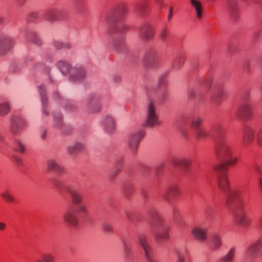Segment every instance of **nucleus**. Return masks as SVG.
<instances>
[{
  "label": "nucleus",
  "mask_w": 262,
  "mask_h": 262,
  "mask_svg": "<svg viewBox=\"0 0 262 262\" xmlns=\"http://www.w3.org/2000/svg\"><path fill=\"white\" fill-rule=\"evenodd\" d=\"M254 129L249 126H246L244 129L243 144L248 145L254 140Z\"/></svg>",
  "instance_id": "nucleus-25"
},
{
  "label": "nucleus",
  "mask_w": 262,
  "mask_h": 262,
  "mask_svg": "<svg viewBox=\"0 0 262 262\" xmlns=\"http://www.w3.org/2000/svg\"><path fill=\"white\" fill-rule=\"evenodd\" d=\"M168 96V92L166 89H163L160 91L159 94V99L161 100H164Z\"/></svg>",
  "instance_id": "nucleus-52"
},
{
  "label": "nucleus",
  "mask_w": 262,
  "mask_h": 262,
  "mask_svg": "<svg viewBox=\"0 0 262 262\" xmlns=\"http://www.w3.org/2000/svg\"><path fill=\"white\" fill-rule=\"evenodd\" d=\"M54 186L59 190H61L62 189L64 190V186L68 184L63 185L62 183L58 180H55L53 181Z\"/></svg>",
  "instance_id": "nucleus-50"
},
{
  "label": "nucleus",
  "mask_w": 262,
  "mask_h": 262,
  "mask_svg": "<svg viewBox=\"0 0 262 262\" xmlns=\"http://www.w3.org/2000/svg\"><path fill=\"white\" fill-rule=\"evenodd\" d=\"M262 245V241L257 240L249 246L245 252L246 262H252L257 256V252Z\"/></svg>",
  "instance_id": "nucleus-12"
},
{
  "label": "nucleus",
  "mask_w": 262,
  "mask_h": 262,
  "mask_svg": "<svg viewBox=\"0 0 262 262\" xmlns=\"http://www.w3.org/2000/svg\"><path fill=\"white\" fill-rule=\"evenodd\" d=\"M194 134L198 139H203L209 136L208 132L205 128H199L195 130Z\"/></svg>",
  "instance_id": "nucleus-40"
},
{
  "label": "nucleus",
  "mask_w": 262,
  "mask_h": 262,
  "mask_svg": "<svg viewBox=\"0 0 262 262\" xmlns=\"http://www.w3.org/2000/svg\"><path fill=\"white\" fill-rule=\"evenodd\" d=\"M47 137V132L45 130L41 135L40 138L41 139L44 140Z\"/></svg>",
  "instance_id": "nucleus-64"
},
{
  "label": "nucleus",
  "mask_w": 262,
  "mask_h": 262,
  "mask_svg": "<svg viewBox=\"0 0 262 262\" xmlns=\"http://www.w3.org/2000/svg\"><path fill=\"white\" fill-rule=\"evenodd\" d=\"M100 99V95L98 93H92L88 96L85 102L86 110L88 114H96L101 111L102 106Z\"/></svg>",
  "instance_id": "nucleus-5"
},
{
  "label": "nucleus",
  "mask_w": 262,
  "mask_h": 262,
  "mask_svg": "<svg viewBox=\"0 0 262 262\" xmlns=\"http://www.w3.org/2000/svg\"><path fill=\"white\" fill-rule=\"evenodd\" d=\"M103 231L107 234H111L113 232L112 226L107 223H103L101 225Z\"/></svg>",
  "instance_id": "nucleus-47"
},
{
  "label": "nucleus",
  "mask_w": 262,
  "mask_h": 262,
  "mask_svg": "<svg viewBox=\"0 0 262 262\" xmlns=\"http://www.w3.org/2000/svg\"><path fill=\"white\" fill-rule=\"evenodd\" d=\"M134 214L132 213V212H130L129 211H126L125 212V215L126 216V217L127 218V219L128 220H129L132 223H134L135 221L133 219V216Z\"/></svg>",
  "instance_id": "nucleus-56"
},
{
  "label": "nucleus",
  "mask_w": 262,
  "mask_h": 262,
  "mask_svg": "<svg viewBox=\"0 0 262 262\" xmlns=\"http://www.w3.org/2000/svg\"><path fill=\"white\" fill-rule=\"evenodd\" d=\"M102 125L104 130L108 134L113 133L116 128L115 118L110 115L104 116L102 119Z\"/></svg>",
  "instance_id": "nucleus-16"
},
{
  "label": "nucleus",
  "mask_w": 262,
  "mask_h": 262,
  "mask_svg": "<svg viewBox=\"0 0 262 262\" xmlns=\"http://www.w3.org/2000/svg\"><path fill=\"white\" fill-rule=\"evenodd\" d=\"M56 66L63 75H67L69 73H71L73 70V67L66 60H59L56 63Z\"/></svg>",
  "instance_id": "nucleus-26"
},
{
  "label": "nucleus",
  "mask_w": 262,
  "mask_h": 262,
  "mask_svg": "<svg viewBox=\"0 0 262 262\" xmlns=\"http://www.w3.org/2000/svg\"><path fill=\"white\" fill-rule=\"evenodd\" d=\"M181 214L178 209L176 208L173 209V216L174 221H176L177 225L181 228H183L185 225V222L181 218Z\"/></svg>",
  "instance_id": "nucleus-36"
},
{
  "label": "nucleus",
  "mask_w": 262,
  "mask_h": 262,
  "mask_svg": "<svg viewBox=\"0 0 262 262\" xmlns=\"http://www.w3.org/2000/svg\"><path fill=\"white\" fill-rule=\"evenodd\" d=\"M237 161V158H229L227 160L223 161L222 163L215 165L214 169L217 172H220L218 174V186L219 188L223 191L228 192L230 188V183L227 178L226 174L222 172L227 168L228 165L235 164Z\"/></svg>",
  "instance_id": "nucleus-3"
},
{
  "label": "nucleus",
  "mask_w": 262,
  "mask_h": 262,
  "mask_svg": "<svg viewBox=\"0 0 262 262\" xmlns=\"http://www.w3.org/2000/svg\"><path fill=\"white\" fill-rule=\"evenodd\" d=\"M257 140L258 144L262 146V128L257 133Z\"/></svg>",
  "instance_id": "nucleus-55"
},
{
  "label": "nucleus",
  "mask_w": 262,
  "mask_h": 262,
  "mask_svg": "<svg viewBox=\"0 0 262 262\" xmlns=\"http://www.w3.org/2000/svg\"><path fill=\"white\" fill-rule=\"evenodd\" d=\"M11 160L15 162L17 165H20L23 164V160L15 154L11 156Z\"/></svg>",
  "instance_id": "nucleus-51"
},
{
  "label": "nucleus",
  "mask_w": 262,
  "mask_h": 262,
  "mask_svg": "<svg viewBox=\"0 0 262 262\" xmlns=\"http://www.w3.org/2000/svg\"><path fill=\"white\" fill-rule=\"evenodd\" d=\"M215 153L218 159L222 161L227 160L232 155L231 147L221 135L216 141Z\"/></svg>",
  "instance_id": "nucleus-4"
},
{
  "label": "nucleus",
  "mask_w": 262,
  "mask_h": 262,
  "mask_svg": "<svg viewBox=\"0 0 262 262\" xmlns=\"http://www.w3.org/2000/svg\"><path fill=\"white\" fill-rule=\"evenodd\" d=\"M144 62L147 66L154 68L158 63V57L155 51H149L145 55Z\"/></svg>",
  "instance_id": "nucleus-22"
},
{
  "label": "nucleus",
  "mask_w": 262,
  "mask_h": 262,
  "mask_svg": "<svg viewBox=\"0 0 262 262\" xmlns=\"http://www.w3.org/2000/svg\"><path fill=\"white\" fill-rule=\"evenodd\" d=\"M66 108L70 112H75L78 110V106L76 104L72 102H68L66 105Z\"/></svg>",
  "instance_id": "nucleus-49"
},
{
  "label": "nucleus",
  "mask_w": 262,
  "mask_h": 262,
  "mask_svg": "<svg viewBox=\"0 0 262 262\" xmlns=\"http://www.w3.org/2000/svg\"><path fill=\"white\" fill-rule=\"evenodd\" d=\"M54 257L50 253H42L40 257L36 259V262H53Z\"/></svg>",
  "instance_id": "nucleus-39"
},
{
  "label": "nucleus",
  "mask_w": 262,
  "mask_h": 262,
  "mask_svg": "<svg viewBox=\"0 0 262 262\" xmlns=\"http://www.w3.org/2000/svg\"><path fill=\"white\" fill-rule=\"evenodd\" d=\"M26 125L27 121L24 118L19 116H13L10 119V132L15 136H19Z\"/></svg>",
  "instance_id": "nucleus-8"
},
{
  "label": "nucleus",
  "mask_w": 262,
  "mask_h": 262,
  "mask_svg": "<svg viewBox=\"0 0 262 262\" xmlns=\"http://www.w3.org/2000/svg\"><path fill=\"white\" fill-rule=\"evenodd\" d=\"M226 205L232 208L235 223L243 228H247L251 223V219L247 215L245 201L240 196L238 191L231 190L226 199Z\"/></svg>",
  "instance_id": "nucleus-2"
},
{
  "label": "nucleus",
  "mask_w": 262,
  "mask_h": 262,
  "mask_svg": "<svg viewBox=\"0 0 262 262\" xmlns=\"http://www.w3.org/2000/svg\"><path fill=\"white\" fill-rule=\"evenodd\" d=\"M185 61V57L182 55L179 56L173 61V67L177 69H180Z\"/></svg>",
  "instance_id": "nucleus-43"
},
{
  "label": "nucleus",
  "mask_w": 262,
  "mask_h": 262,
  "mask_svg": "<svg viewBox=\"0 0 262 262\" xmlns=\"http://www.w3.org/2000/svg\"><path fill=\"white\" fill-rule=\"evenodd\" d=\"M262 37V30L259 31H256L253 34V38L255 39L258 40Z\"/></svg>",
  "instance_id": "nucleus-57"
},
{
  "label": "nucleus",
  "mask_w": 262,
  "mask_h": 262,
  "mask_svg": "<svg viewBox=\"0 0 262 262\" xmlns=\"http://www.w3.org/2000/svg\"><path fill=\"white\" fill-rule=\"evenodd\" d=\"M147 7V4L145 2H142L138 4L136 8L137 13L141 15H144L146 12V8Z\"/></svg>",
  "instance_id": "nucleus-46"
},
{
  "label": "nucleus",
  "mask_w": 262,
  "mask_h": 262,
  "mask_svg": "<svg viewBox=\"0 0 262 262\" xmlns=\"http://www.w3.org/2000/svg\"><path fill=\"white\" fill-rule=\"evenodd\" d=\"M257 226L260 229L262 230V216L259 219Z\"/></svg>",
  "instance_id": "nucleus-63"
},
{
  "label": "nucleus",
  "mask_w": 262,
  "mask_h": 262,
  "mask_svg": "<svg viewBox=\"0 0 262 262\" xmlns=\"http://www.w3.org/2000/svg\"><path fill=\"white\" fill-rule=\"evenodd\" d=\"M142 131H137L132 133L128 137L127 146L132 154H135L138 150L140 140L144 136Z\"/></svg>",
  "instance_id": "nucleus-11"
},
{
  "label": "nucleus",
  "mask_w": 262,
  "mask_h": 262,
  "mask_svg": "<svg viewBox=\"0 0 262 262\" xmlns=\"http://www.w3.org/2000/svg\"><path fill=\"white\" fill-rule=\"evenodd\" d=\"M253 114L252 105L249 103H244L239 107L237 114L244 120L250 119Z\"/></svg>",
  "instance_id": "nucleus-18"
},
{
  "label": "nucleus",
  "mask_w": 262,
  "mask_h": 262,
  "mask_svg": "<svg viewBox=\"0 0 262 262\" xmlns=\"http://www.w3.org/2000/svg\"><path fill=\"white\" fill-rule=\"evenodd\" d=\"M62 11L57 8L49 9L45 14V18L49 21L54 22L61 19Z\"/></svg>",
  "instance_id": "nucleus-20"
},
{
  "label": "nucleus",
  "mask_w": 262,
  "mask_h": 262,
  "mask_svg": "<svg viewBox=\"0 0 262 262\" xmlns=\"http://www.w3.org/2000/svg\"><path fill=\"white\" fill-rule=\"evenodd\" d=\"M127 12V8L124 6H119L114 14H110L106 18V22L109 24L111 25L112 21L114 17H115L116 19L122 18Z\"/></svg>",
  "instance_id": "nucleus-23"
},
{
  "label": "nucleus",
  "mask_w": 262,
  "mask_h": 262,
  "mask_svg": "<svg viewBox=\"0 0 262 262\" xmlns=\"http://www.w3.org/2000/svg\"><path fill=\"white\" fill-rule=\"evenodd\" d=\"M84 148V144L81 142H77L75 144L70 145L67 147L68 152L72 155H76L77 153L82 151Z\"/></svg>",
  "instance_id": "nucleus-27"
},
{
  "label": "nucleus",
  "mask_w": 262,
  "mask_h": 262,
  "mask_svg": "<svg viewBox=\"0 0 262 262\" xmlns=\"http://www.w3.org/2000/svg\"><path fill=\"white\" fill-rule=\"evenodd\" d=\"M85 71L82 67H74L69 79L72 81L79 82L85 78Z\"/></svg>",
  "instance_id": "nucleus-19"
},
{
  "label": "nucleus",
  "mask_w": 262,
  "mask_h": 262,
  "mask_svg": "<svg viewBox=\"0 0 262 262\" xmlns=\"http://www.w3.org/2000/svg\"><path fill=\"white\" fill-rule=\"evenodd\" d=\"M17 66V63L13 62L11 64L10 70L14 72L15 71V67Z\"/></svg>",
  "instance_id": "nucleus-60"
},
{
  "label": "nucleus",
  "mask_w": 262,
  "mask_h": 262,
  "mask_svg": "<svg viewBox=\"0 0 262 262\" xmlns=\"http://www.w3.org/2000/svg\"><path fill=\"white\" fill-rule=\"evenodd\" d=\"M237 8V3L234 0H229L226 4L228 13L232 17H235Z\"/></svg>",
  "instance_id": "nucleus-28"
},
{
  "label": "nucleus",
  "mask_w": 262,
  "mask_h": 262,
  "mask_svg": "<svg viewBox=\"0 0 262 262\" xmlns=\"http://www.w3.org/2000/svg\"><path fill=\"white\" fill-rule=\"evenodd\" d=\"M224 96L223 90L221 87L213 88L211 97V102L215 106H219L223 100Z\"/></svg>",
  "instance_id": "nucleus-21"
},
{
  "label": "nucleus",
  "mask_w": 262,
  "mask_h": 262,
  "mask_svg": "<svg viewBox=\"0 0 262 262\" xmlns=\"http://www.w3.org/2000/svg\"><path fill=\"white\" fill-rule=\"evenodd\" d=\"M235 254V249L232 248L226 255L219 259V262H232L234 260Z\"/></svg>",
  "instance_id": "nucleus-33"
},
{
  "label": "nucleus",
  "mask_w": 262,
  "mask_h": 262,
  "mask_svg": "<svg viewBox=\"0 0 262 262\" xmlns=\"http://www.w3.org/2000/svg\"><path fill=\"white\" fill-rule=\"evenodd\" d=\"M28 40H30L35 45L40 46L42 41L38 34L34 31H30L27 33L26 36Z\"/></svg>",
  "instance_id": "nucleus-30"
},
{
  "label": "nucleus",
  "mask_w": 262,
  "mask_h": 262,
  "mask_svg": "<svg viewBox=\"0 0 262 262\" xmlns=\"http://www.w3.org/2000/svg\"><path fill=\"white\" fill-rule=\"evenodd\" d=\"M190 3L194 8L198 18H201L202 15V7L201 2L198 0H190Z\"/></svg>",
  "instance_id": "nucleus-37"
},
{
  "label": "nucleus",
  "mask_w": 262,
  "mask_h": 262,
  "mask_svg": "<svg viewBox=\"0 0 262 262\" xmlns=\"http://www.w3.org/2000/svg\"><path fill=\"white\" fill-rule=\"evenodd\" d=\"M203 118L202 117H196L194 118L191 122V126L194 130L201 127V124L203 121Z\"/></svg>",
  "instance_id": "nucleus-41"
},
{
  "label": "nucleus",
  "mask_w": 262,
  "mask_h": 262,
  "mask_svg": "<svg viewBox=\"0 0 262 262\" xmlns=\"http://www.w3.org/2000/svg\"><path fill=\"white\" fill-rule=\"evenodd\" d=\"M120 170L119 168L117 167L116 169H115L114 171H112V173L110 175V177L111 178H114L119 172Z\"/></svg>",
  "instance_id": "nucleus-59"
},
{
  "label": "nucleus",
  "mask_w": 262,
  "mask_h": 262,
  "mask_svg": "<svg viewBox=\"0 0 262 262\" xmlns=\"http://www.w3.org/2000/svg\"><path fill=\"white\" fill-rule=\"evenodd\" d=\"M178 193V188L176 186H172L165 190L163 194V197L166 201H168L171 196L176 195Z\"/></svg>",
  "instance_id": "nucleus-35"
},
{
  "label": "nucleus",
  "mask_w": 262,
  "mask_h": 262,
  "mask_svg": "<svg viewBox=\"0 0 262 262\" xmlns=\"http://www.w3.org/2000/svg\"><path fill=\"white\" fill-rule=\"evenodd\" d=\"M112 80L115 83H119L121 82V78L119 75H115L113 76Z\"/></svg>",
  "instance_id": "nucleus-58"
},
{
  "label": "nucleus",
  "mask_w": 262,
  "mask_h": 262,
  "mask_svg": "<svg viewBox=\"0 0 262 262\" xmlns=\"http://www.w3.org/2000/svg\"><path fill=\"white\" fill-rule=\"evenodd\" d=\"M29 17L33 19H35L37 17V14L35 12L31 13L29 15Z\"/></svg>",
  "instance_id": "nucleus-62"
},
{
  "label": "nucleus",
  "mask_w": 262,
  "mask_h": 262,
  "mask_svg": "<svg viewBox=\"0 0 262 262\" xmlns=\"http://www.w3.org/2000/svg\"><path fill=\"white\" fill-rule=\"evenodd\" d=\"M14 39L5 33H0V56H5L14 46Z\"/></svg>",
  "instance_id": "nucleus-10"
},
{
  "label": "nucleus",
  "mask_w": 262,
  "mask_h": 262,
  "mask_svg": "<svg viewBox=\"0 0 262 262\" xmlns=\"http://www.w3.org/2000/svg\"><path fill=\"white\" fill-rule=\"evenodd\" d=\"M1 196L3 199L4 201L8 203H12L14 201V198L13 196L10 194L8 190H4L1 193Z\"/></svg>",
  "instance_id": "nucleus-45"
},
{
  "label": "nucleus",
  "mask_w": 262,
  "mask_h": 262,
  "mask_svg": "<svg viewBox=\"0 0 262 262\" xmlns=\"http://www.w3.org/2000/svg\"><path fill=\"white\" fill-rule=\"evenodd\" d=\"M54 125L56 128H60L63 125L62 115L59 112L54 113Z\"/></svg>",
  "instance_id": "nucleus-38"
},
{
  "label": "nucleus",
  "mask_w": 262,
  "mask_h": 262,
  "mask_svg": "<svg viewBox=\"0 0 262 262\" xmlns=\"http://www.w3.org/2000/svg\"><path fill=\"white\" fill-rule=\"evenodd\" d=\"M172 16V8L170 7L169 8V14L167 16V18L169 21H170L171 20Z\"/></svg>",
  "instance_id": "nucleus-61"
},
{
  "label": "nucleus",
  "mask_w": 262,
  "mask_h": 262,
  "mask_svg": "<svg viewBox=\"0 0 262 262\" xmlns=\"http://www.w3.org/2000/svg\"><path fill=\"white\" fill-rule=\"evenodd\" d=\"M196 91L194 88H191L188 92V98L189 99L192 100L195 98Z\"/></svg>",
  "instance_id": "nucleus-53"
},
{
  "label": "nucleus",
  "mask_w": 262,
  "mask_h": 262,
  "mask_svg": "<svg viewBox=\"0 0 262 262\" xmlns=\"http://www.w3.org/2000/svg\"><path fill=\"white\" fill-rule=\"evenodd\" d=\"M127 29V27L122 25L121 26L118 25L116 28V32L118 34L116 38L113 42V47L117 50H120L122 49L125 45V38L124 37L119 35L123 31H125Z\"/></svg>",
  "instance_id": "nucleus-13"
},
{
  "label": "nucleus",
  "mask_w": 262,
  "mask_h": 262,
  "mask_svg": "<svg viewBox=\"0 0 262 262\" xmlns=\"http://www.w3.org/2000/svg\"><path fill=\"white\" fill-rule=\"evenodd\" d=\"M171 163L174 166L186 170L190 166L191 161L186 157L176 158L172 159Z\"/></svg>",
  "instance_id": "nucleus-24"
},
{
  "label": "nucleus",
  "mask_w": 262,
  "mask_h": 262,
  "mask_svg": "<svg viewBox=\"0 0 262 262\" xmlns=\"http://www.w3.org/2000/svg\"><path fill=\"white\" fill-rule=\"evenodd\" d=\"M15 150L20 153H24L26 150L25 143L20 140H17L16 141Z\"/></svg>",
  "instance_id": "nucleus-44"
},
{
  "label": "nucleus",
  "mask_w": 262,
  "mask_h": 262,
  "mask_svg": "<svg viewBox=\"0 0 262 262\" xmlns=\"http://www.w3.org/2000/svg\"><path fill=\"white\" fill-rule=\"evenodd\" d=\"M175 253L177 262H185V256L189 255V251L186 248L176 249Z\"/></svg>",
  "instance_id": "nucleus-34"
},
{
  "label": "nucleus",
  "mask_w": 262,
  "mask_h": 262,
  "mask_svg": "<svg viewBox=\"0 0 262 262\" xmlns=\"http://www.w3.org/2000/svg\"><path fill=\"white\" fill-rule=\"evenodd\" d=\"M54 48L58 50H70L72 48L71 42L68 41H54L53 43Z\"/></svg>",
  "instance_id": "nucleus-31"
},
{
  "label": "nucleus",
  "mask_w": 262,
  "mask_h": 262,
  "mask_svg": "<svg viewBox=\"0 0 262 262\" xmlns=\"http://www.w3.org/2000/svg\"><path fill=\"white\" fill-rule=\"evenodd\" d=\"M156 230L154 231V235L157 241L165 242L169 237L168 227L161 217L157 216L155 219Z\"/></svg>",
  "instance_id": "nucleus-6"
},
{
  "label": "nucleus",
  "mask_w": 262,
  "mask_h": 262,
  "mask_svg": "<svg viewBox=\"0 0 262 262\" xmlns=\"http://www.w3.org/2000/svg\"><path fill=\"white\" fill-rule=\"evenodd\" d=\"M47 171L48 172L54 171L59 174L64 172V168L59 161L54 158H50L47 160Z\"/></svg>",
  "instance_id": "nucleus-17"
},
{
  "label": "nucleus",
  "mask_w": 262,
  "mask_h": 262,
  "mask_svg": "<svg viewBox=\"0 0 262 262\" xmlns=\"http://www.w3.org/2000/svg\"><path fill=\"white\" fill-rule=\"evenodd\" d=\"M222 245V241L221 236L218 234H214L210 243V246L212 249L216 250L220 248Z\"/></svg>",
  "instance_id": "nucleus-29"
},
{
  "label": "nucleus",
  "mask_w": 262,
  "mask_h": 262,
  "mask_svg": "<svg viewBox=\"0 0 262 262\" xmlns=\"http://www.w3.org/2000/svg\"><path fill=\"white\" fill-rule=\"evenodd\" d=\"M252 169L258 173H261V167L259 164L257 163H254L252 165Z\"/></svg>",
  "instance_id": "nucleus-54"
},
{
  "label": "nucleus",
  "mask_w": 262,
  "mask_h": 262,
  "mask_svg": "<svg viewBox=\"0 0 262 262\" xmlns=\"http://www.w3.org/2000/svg\"><path fill=\"white\" fill-rule=\"evenodd\" d=\"M155 31L152 27L149 24H145L139 29V37L145 41L151 39L154 36Z\"/></svg>",
  "instance_id": "nucleus-14"
},
{
  "label": "nucleus",
  "mask_w": 262,
  "mask_h": 262,
  "mask_svg": "<svg viewBox=\"0 0 262 262\" xmlns=\"http://www.w3.org/2000/svg\"><path fill=\"white\" fill-rule=\"evenodd\" d=\"M10 103L7 101L0 102V117H4L8 115L11 111Z\"/></svg>",
  "instance_id": "nucleus-32"
},
{
  "label": "nucleus",
  "mask_w": 262,
  "mask_h": 262,
  "mask_svg": "<svg viewBox=\"0 0 262 262\" xmlns=\"http://www.w3.org/2000/svg\"><path fill=\"white\" fill-rule=\"evenodd\" d=\"M38 89L40 95L42 105L46 104L47 101V97L46 93V88L44 85L41 84L38 86Z\"/></svg>",
  "instance_id": "nucleus-42"
},
{
  "label": "nucleus",
  "mask_w": 262,
  "mask_h": 262,
  "mask_svg": "<svg viewBox=\"0 0 262 262\" xmlns=\"http://www.w3.org/2000/svg\"><path fill=\"white\" fill-rule=\"evenodd\" d=\"M207 229L205 227L196 226L192 229L191 233L196 240L204 243L207 238Z\"/></svg>",
  "instance_id": "nucleus-15"
},
{
  "label": "nucleus",
  "mask_w": 262,
  "mask_h": 262,
  "mask_svg": "<svg viewBox=\"0 0 262 262\" xmlns=\"http://www.w3.org/2000/svg\"><path fill=\"white\" fill-rule=\"evenodd\" d=\"M64 187L65 191L70 196L72 202L77 205V207L74 210H67L63 213V219L70 225L75 227L78 224V217L83 219L88 215L89 211L86 205L82 203V195L74 185L68 184Z\"/></svg>",
  "instance_id": "nucleus-1"
},
{
  "label": "nucleus",
  "mask_w": 262,
  "mask_h": 262,
  "mask_svg": "<svg viewBox=\"0 0 262 262\" xmlns=\"http://www.w3.org/2000/svg\"><path fill=\"white\" fill-rule=\"evenodd\" d=\"M168 36V30L166 28H163L160 33V38L163 42H165Z\"/></svg>",
  "instance_id": "nucleus-48"
},
{
  "label": "nucleus",
  "mask_w": 262,
  "mask_h": 262,
  "mask_svg": "<svg viewBox=\"0 0 262 262\" xmlns=\"http://www.w3.org/2000/svg\"><path fill=\"white\" fill-rule=\"evenodd\" d=\"M159 124V121L156 106L152 102H150L147 107L144 126L146 127L152 128Z\"/></svg>",
  "instance_id": "nucleus-7"
},
{
  "label": "nucleus",
  "mask_w": 262,
  "mask_h": 262,
  "mask_svg": "<svg viewBox=\"0 0 262 262\" xmlns=\"http://www.w3.org/2000/svg\"><path fill=\"white\" fill-rule=\"evenodd\" d=\"M138 243L143 250L144 255L148 262H157L152 257V248L148 242L144 234H140L138 237Z\"/></svg>",
  "instance_id": "nucleus-9"
}]
</instances>
